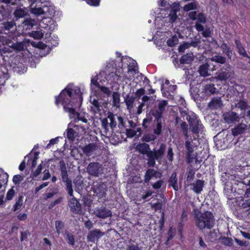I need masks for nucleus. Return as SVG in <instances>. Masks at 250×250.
Returning <instances> with one entry per match:
<instances>
[{"instance_id": "obj_1", "label": "nucleus", "mask_w": 250, "mask_h": 250, "mask_svg": "<svg viewBox=\"0 0 250 250\" xmlns=\"http://www.w3.org/2000/svg\"><path fill=\"white\" fill-rule=\"evenodd\" d=\"M73 97L72 91L65 88L61 92L59 96L56 97L55 103L56 104H58L60 101L63 105L64 110L69 113L70 118H74L75 122L77 121H81L84 123H86L87 122V119L83 114L76 112L73 107L72 102L70 101L73 98Z\"/></svg>"}, {"instance_id": "obj_2", "label": "nucleus", "mask_w": 250, "mask_h": 250, "mask_svg": "<svg viewBox=\"0 0 250 250\" xmlns=\"http://www.w3.org/2000/svg\"><path fill=\"white\" fill-rule=\"evenodd\" d=\"M166 145L162 144L159 149L151 150L149 145L145 143L138 144L135 147L136 150L140 153L146 155L147 157V164L150 167H154L156 160L158 161L161 160L166 151Z\"/></svg>"}, {"instance_id": "obj_3", "label": "nucleus", "mask_w": 250, "mask_h": 250, "mask_svg": "<svg viewBox=\"0 0 250 250\" xmlns=\"http://www.w3.org/2000/svg\"><path fill=\"white\" fill-rule=\"evenodd\" d=\"M195 222L196 226L201 230L210 229L215 224V219L210 211L198 212L195 213Z\"/></svg>"}, {"instance_id": "obj_4", "label": "nucleus", "mask_w": 250, "mask_h": 250, "mask_svg": "<svg viewBox=\"0 0 250 250\" xmlns=\"http://www.w3.org/2000/svg\"><path fill=\"white\" fill-rule=\"evenodd\" d=\"M169 105L168 101L165 100H158L155 103L151 113L154 118H162L164 114L167 112Z\"/></svg>"}, {"instance_id": "obj_5", "label": "nucleus", "mask_w": 250, "mask_h": 250, "mask_svg": "<svg viewBox=\"0 0 250 250\" xmlns=\"http://www.w3.org/2000/svg\"><path fill=\"white\" fill-rule=\"evenodd\" d=\"M234 73L231 66L229 64H227L216 73V76L214 78L220 81L225 82L228 79L232 78Z\"/></svg>"}, {"instance_id": "obj_6", "label": "nucleus", "mask_w": 250, "mask_h": 250, "mask_svg": "<svg viewBox=\"0 0 250 250\" xmlns=\"http://www.w3.org/2000/svg\"><path fill=\"white\" fill-rule=\"evenodd\" d=\"M34 3L31 2L30 5V11L31 13L38 17L40 15H44L46 17H49L52 15L53 8L46 5H43L42 7H39L37 5H34Z\"/></svg>"}, {"instance_id": "obj_7", "label": "nucleus", "mask_w": 250, "mask_h": 250, "mask_svg": "<svg viewBox=\"0 0 250 250\" xmlns=\"http://www.w3.org/2000/svg\"><path fill=\"white\" fill-rule=\"evenodd\" d=\"M86 172L91 176L99 177L103 173V166L98 162H91L86 167Z\"/></svg>"}, {"instance_id": "obj_8", "label": "nucleus", "mask_w": 250, "mask_h": 250, "mask_svg": "<svg viewBox=\"0 0 250 250\" xmlns=\"http://www.w3.org/2000/svg\"><path fill=\"white\" fill-rule=\"evenodd\" d=\"M68 201V207L70 211L75 214L81 215L83 213L82 206L79 201L73 195Z\"/></svg>"}, {"instance_id": "obj_9", "label": "nucleus", "mask_w": 250, "mask_h": 250, "mask_svg": "<svg viewBox=\"0 0 250 250\" xmlns=\"http://www.w3.org/2000/svg\"><path fill=\"white\" fill-rule=\"evenodd\" d=\"M189 129L195 135L193 136V139H196L198 137V134L202 129L203 125L195 116L189 122Z\"/></svg>"}, {"instance_id": "obj_10", "label": "nucleus", "mask_w": 250, "mask_h": 250, "mask_svg": "<svg viewBox=\"0 0 250 250\" xmlns=\"http://www.w3.org/2000/svg\"><path fill=\"white\" fill-rule=\"evenodd\" d=\"M116 118L118 121V127L122 128L124 127V120L122 117L113 114L112 112L108 113L107 119L109 121V125L110 128L113 130L117 126Z\"/></svg>"}, {"instance_id": "obj_11", "label": "nucleus", "mask_w": 250, "mask_h": 250, "mask_svg": "<svg viewBox=\"0 0 250 250\" xmlns=\"http://www.w3.org/2000/svg\"><path fill=\"white\" fill-rule=\"evenodd\" d=\"M93 213L96 217L101 219H105L111 217L112 215L111 210L105 207H100L95 208Z\"/></svg>"}, {"instance_id": "obj_12", "label": "nucleus", "mask_w": 250, "mask_h": 250, "mask_svg": "<svg viewBox=\"0 0 250 250\" xmlns=\"http://www.w3.org/2000/svg\"><path fill=\"white\" fill-rule=\"evenodd\" d=\"M222 116L225 122L228 124L238 122L240 120L239 115L233 111L226 112Z\"/></svg>"}, {"instance_id": "obj_13", "label": "nucleus", "mask_w": 250, "mask_h": 250, "mask_svg": "<svg viewBox=\"0 0 250 250\" xmlns=\"http://www.w3.org/2000/svg\"><path fill=\"white\" fill-rule=\"evenodd\" d=\"M104 233L99 229H94L89 231L87 235V241L88 242L95 243L103 236Z\"/></svg>"}, {"instance_id": "obj_14", "label": "nucleus", "mask_w": 250, "mask_h": 250, "mask_svg": "<svg viewBox=\"0 0 250 250\" xmlns=\"http://www.w3.org/2000/svg\"><path fill=\"white\" fill-rule=\"evenodd\" d=\"M0 29L5 33L14 31L16 28V24L14 20L7 21L0 23Z\"/></svg>"}, {"instance_id": "obj_15", "label": "nucleus", "mask_w": 250, "mask_h": 250, "mask_svg": "<svg viewBox=\"0 0 250 250\" xmlns=\"http://www.w3.org/2000/svg\"><path fill=\"white\" fill-rule=\"evenodd\" d=\"M248 129L247 125L244 123H240L235 125L231 129V133L234 136H237L239 135L244 134Z\"/></svg>"}, {"instance_id": "obj_16", "label": "nucleus", "mask_w": 250, "mask_h": 250, "mask_svg": "<svg viewBox=\"0 0 250 250\" xmlns=\"http://www.w3.org/2000/svg\"><path fill=\"white\" fill-rule=\"evenodd\" d=\"M223 106V102L221 97H216L213 98L208 103V106L211 110H216Z\"/></svg>"}, {"instance_id": "obj_17", "label": "nucleus", "mask_w": 250, "mask_h": 250, "mask_svg": "<svg viewBox=\"0 0 250 250\" xmlns=\"http://www.w3.org/2000/svg\"><path fill=\"white\" fill-rule=\"evenodd\" d=\"M202 92L204 93L205 95L210 96L211 95L217 94L219 91L215 87L213 83H209L205 84L203 86Z\"/></svg>"}, {"instance_id": "obj_18", "label": "nucleus", "mask_w": 250, "mask_h": 250, "mask_svg": "<svg viewBox=\"0 0 250 250\" xmlns=\"http://www.w3.org/2000/svg\"><path fill=\"white\" fill-rule=\"evenodd\" d=\"M205 186V181L197 179L194 183L190 184L191 189L196 194H200L203 189Z\"/></svg>"}, {"instance_id": "obj_19", "label": "nucleus", "mask_w": 250, "mask_h": 250, "mask_svg": "<svg viewBox=\"0 0 250 250\" xmlns=\"http://www.w3.org/2000/svg\"><path fill=\"white\" fill-rule=\"evenodd\" d=\"M98 147L96 143H92L83 146L82 149L87 156H90L92 153L98 149Z\"/></svg>"}, {"instance_id": "obj_20", "label": "nucleus", "mask_w": 250, "mask_h": 250, "mask_svg": "<svg viewBox=\"0 0 250 250\" xmlns=\"http://www.w3.org/2000/svg\"><path fill=\"white\" fill-rule=\"evenodd\" d=\"M161 173L154 169H148L145 173L144 181L146 183L148 182L151 178H160Z\"/></svg>"}, {"instance_id": "obj_21", "label": "nucleus", "mask_w": 250, "mask_h": 250, "mask_svg": "<svg viewBox=\"0 0 250 250\" xmlns=\"http://www.w3.org/2000/svg\"><path fill=\"white\" fill-rule=\"evenodd\" d=\"M209 64L207 62L201 65L198 69V72L200 75L203 77H206L211 75L209 69Z\"/></svg>"}, {"instance_id": "obj_22", "label": "nucleus", "mask_w": 250, "mask_h": 250, "mask_svg": "<svg viewBox=\"0 0 250 250\" xmlns=\"http://www.w3.org/2000/svg\"><path fill=\"white\" fill-rule=\"evenodd\" d=\"M106 191V186L104 184L98 183L94 186V192L99 197H103Z\"/></svg>"}, {"instance_id": "obj_23", "label": "nucleus", "mask_w": 250, "mask_h": 250, "mask_svg": "<svg viewBox=\"0 0 250 250\" xmlns=\"http://www.w3.org/2000/svg\"><path fill=\"white\" fill-rule=\"evenodd\" d=\"M60 166L61 175L62 181L63 182H67V181L70 180L71 179L68 177L65 164L63 161H61L60 162Z\"/></svg>"}, {"instance_id": "obj_24", "label": "nucleus", "mask_w": 250, "mask_h": 250, "mask_svg": "<svg viewBox=\"0 0 250 250\" xmlns=\"http://www.w3.org/2000/svg\"><path fill=\"white\" fill-rule=\"evenodd\" d=\"M73 183L75 186V191L79 193L81 189L82 188L83 184L82 176L81 175H78L73 180Z\"/></svg>"}, {"instance_id": "obj_25", "label": "nucleus", "mask_w": 250, "mask_h": 250, "mask_svg": "<svg viewBox=\"0 0 250 250\" xmlns=\"http://www.w3.org/2000/svg\"><path fill=\"white\" fill-rule=\"evenodd\" d=\"M106 72V79L112 82H116L120 80L121 76L118 75L116 72L112 71L109 72L107 69L105 71Z\"/></svg>"}, {"instance_id": "obj_26", "label": "nucleus", "mask_w": 250, "mask_h": 250, "mask_svg": "<svg viewBox=\"0 0 250 250\" xmlns=\"http://www.w3.org/2000/svg\"><path fill=\"white\" fill-rule=\"evenodd\" d=\"M176 176V172H173L169 178L168 182L169 187H172L175 190L177 191L178 190V185Z\"/></svg>"}, {"instance_id": "obj_27", "label": "nucleus", "mask_w": 250, "mask_h": 250, "mask_svg": "<svg viewBox=\"0 0 250 250\" xmlns=\"http://www.w3.org/2000/svg\"><path fill=\"white\" fill-rule=\"evenodd\" d=\"M222 52L226 55L229 59L231 60L233 53V50L229 47L226 43L223 42L220 46Z\"/></svg>"}, {"instance_id": "obj_28", "label": "nucleus", "mask_w": 250, "mask_h": 250, "mask_svg": "<svg viewBox=\"0 0 250 250\" xmlns=\"http://www.w3.org/2000/svg\"><path fill=\"white\" fill-rule=\"evenodd\" d=\"M164 120L162 118H154V122L156 123V125L153 129V133L157 135L161 134L162 128V123Z\"/></svg>"}, {"instance_id": "obj_29", "label": "nucleus", "mask_w": 250, "mask_h": 250, "mask_svg": "<svg viewBox=\"0 0 250 250\" xmlns=\"http://www.w3.org/2000/svg\"><path fill=\"white\" fill-rule=\"evenodd\" d=\"M235 43L239 54L244 57H249V55L247 54L246 50L241 42L236 39L235 40Z\"/></svg>"}, {"instance_id": "obj_30", "label": "nucleus", "mask_w": 250, "mask_h": 250, "mask_svg": "<svg viewBox=\"0 0 250 250\" xmlns=\"http://www.w3.org/2000/svg\"><path fill=\"white\" fill-rule=\"evenodd\" d=\"M198 3L196 0L188 2L186 4L183 8V10L188 12L191 10H196L198 9Z\"/></svg>"}, {"instance_id": "obj_31", "label": "nucleus", "mask_w": 250, "mask_h": 250, "mask_svg": "<svg viewBox=\"0 0 250 250\" xmlns=\"http://www.w3.org/2000/svg\"><path fill=\"white\" fill-rule=\"evenodd\" d=\"M90 102L92 104V110L95 113H97L100 111V107H101V104L102 102H99V101L94 98L91 97Z\"/></svg>"}, {"instance_id": "obj_32", "label": "nucleus", "mask_w": 250, "mask_h": 250, "mask_svg": "<svg viewBox=\"0 0 250 250\" xmlns=\"http://www.w3.org/2000/svg\"><path fill=\"white\" fill-rule=\"evenodd\" d=\"M231 107L233 108H238L240 109L241 110H245L248 108V105L246 101L243 100H239L236 101V102L232 105Z\"/></svg>"}, {"instance_id": "obj_33", "label": "nucleus", "mask_w": 250, "mask_h": 250, "mask_svg": "<svg viewBox=\"0 0 250 250\" xmlns=\"http://www.w3.org/2000/svg\"><path fill=\"white\" fill-rule=\"evenodd\" d=\"M179 112L181 116L183 118L184 120H187L188 122L191 121L196 115L194 114L189 115L188 111L187 109H184L181 108H179Z\"/></svg>"}, {"instance_id": "obj_34", "label": "nucleus", "mask_w": 250, "mask_h": 250, "mask_svg": "<svg viewBox=\"0 0 250 250\" xmlns=\"http://www.w3.org/2000/svg\"><path fill=\"white\" fill-rule=\"evenodd\" d=\"M188 140L185 143V146L188 150L187 154L189 158L191 157V154L193 152V148L191 145L192 140H193L191 137L190 136L187 139Z\"/></svg>"}, {"instance_id": "obj_35", "label": "nucleus", "mask_w": 250, "mask_h": 250, "mask_svg": "<svg viewBox=\"0 0 250 250\" xmlns=\"http://www.w3.org/2000/svg\"><path fill=\"white\" fill-rule=\"evenodd\" d=\"M193 60V55L192 53H188L183 55L180 59L181 63L189 64Z\"/></svg>"}, {"instance_id": "obj_36", "label": "nucleus", "mask_w": 250, "mask_h": 250, "mask_svg": "<svg viewBox=\"0 0 250 250\" xmlns=\"http://www.w3.org/2000/svg\"><path fill=\"white\" fill-rule=\"evenodd\" d=\"M112 105L113 106L119 107L120 104V94L114 92L112 94Z\"/></svg>"}, {"instance_id": "obj_37", "label": "nucleus", "mask_w": 250, "mask_h": 250, "mask_svg": "<svg viewBox=\"0 0 250 250\" xmlns=\"http://www.w3.org/2000/svg\"><path fill=\"white\" fill-rule=\"evenodd\" d=\"M135 101V98L132 96L127 95L125 99V103L127 108L128 110H131L133 106V103Z\"/></svg>"}, {"instance_id": "obj_38", "label": "nucleus", "mask_w": 250, "mask_h": 250, "mask_svg": "<svg viewBox=\"0 0 250 250\" xmlns=\"http://www.w3.org/2000/svg\"><path fill=\"white\" fill-rule=\"evenodd\" d=\"M27 11L22 8H17L14 13V15L16 18H22L27 15Z\"/></svg>"}, {"instance_id": "obj_39", "label": "nucleus", "mask_w": 250, "mask_h": 250, "mask_svg": "<svg viewBox=\"0 0 250 250\" xmlns=\"http://www.w3.org/2000/svg\"><path fill=\"white\" fill-rule=\"evenodd\" d=\"M210 60L218 63L225 64L226 62V58L221 55H215L211 58Z\"/></svg>"}, {"instance_id": "obj_40", "label": "nucleus", "mask_w": 250, "mask_h": 250, "mask_svg": "<svg viewBox=\"0 0 250 250\" xmlns=\"http://www.w3.org/2000/svg\"><path fill=\"white\" fill-rule=\"evenodd\" d=\"M23 196L22 195H20L16 200L15 205L13 206V210L14 211L21 208L23 204Z\"/></svg>"}, {"instance_id": "obj_41", "label": "nucleus", "mask_w": 250, "mask_h": 250, "mask_svg": "<svg viewBox=\"0 0 250 250\" xmlns=\"http://www.w3.org/2000/svg\"><path fill=\"white\" fill-rule=\"evenodd\" d=\"M219 240L222 244L227 246H232L233 245L232 239L229 237L221 236L219 238Z\"/></svg>"}, {"instance_id": "obj_42", "label": "nucleus", "mask_w": 250, "mask_h": 250, "mask_svg": "<svg viewBox=\"0 0 250 250\" xmlns=\"http://www.w3.org/2000/svg\"><path fill=\"white\" fill-rule=\"evenodd\" d=\"M65 184V190L67 191L68 194L70 196L73 195V189L72 188V183L71 179L64 182Z\"/></svg>"}, {"instance_id": "obj_43", "label": "nucleus", "mask_w": 250, "mask_h": 250, "mask_svg": "<svg viewBox=\"0 0 250 250\" xmlns=\"http://www.w3.org/2000/svg\"><path fill=\"white\" fill-rule=\"evenodd\" d=\"M76 132L71 128H68L66 130V137L71 141H73L75 138Z\"/></svg>"}, {"instance_id": "obj_44", "label": "nucleus", "mask_w": 250, "mask_h": 250, "mask_svg": "<svg viewBox=\"0 0 250 250\" xmlns=\"http://www.w3.org/2000/svg\"><path fill=\"white\" fill-rule=\"evenodd\" d=\"M179 42L178 38L176 35H174L169 38L167 41V44L169 46H174L178 44Z\"/></svg>"}, {"instance_id": "obj_45", "label": "nucleus", "mask_w": 250, "mask_h": 250, "mask_svg": "<svg viewBox=\"0 0 250 250\" xmlns=\"http://www.w3.org/2000/svg\"><path fill=\"white\" fill-rule=\"evenodd\" d=\"M181 128L183 134L187 139H188L190 136L188 134V125L185 122H182L180 124Z\"/></svg>"}, {"instance_id": "obj_46", "label": "nucleus", "mask_w": 250, "mask_h": 250, "mask_svg": "<svg viewBox=\"0 0 250 250\" xmlns=\"http://www.w3.org/2000/svg\"><path fill=\"white\" fill-rule=\"evenodd\" d=\"M156 139V137L155 135L151 134H146L143 136L142 140L143 142H149L155 140Z\"/></svg>"}, {"instance_id": "obj_47", "label": "nucleus", "mask_w": 250, "mask_h": 250, "mask_svg": "<svg viewBox=\"0 0 250 250\" xmlns=\"http://www.w3.org/2000/svg\"><path fill=\"white\" fill-rule=\"evenodd\" d=\"M64 227V223L61 221H55V228L56 231L58 235H59L61 231Z\"/></svg>"}, {"instance_id": "obj_48", "label": "nucleus", "mask_w": 250, "mask_h": 250, "mask_svg": "<svg viewBox=\"0 0 250 250\" xmlns=\"http://www.w3.org/2000/svg\"><path fill=\"white\" fill-rule=\"evenodd\" d=\"M64 235L66 236V240L68 243L72 246L74 245V238L72 233H69L68 231H66L64 234Z\"/></svg>"}, {"instance_id": "obj_49", "label": "nucleus", "mask_w": 250, "mask_h": 250, "mask_svg": "<svg viewBox=\"0 0 250 250\" xmlns=\"http://www.w3.org/2000/svg\"><path fill=\"white\" fill-rule=\"evenodd\" d=\"M169 22L173 23L177 19V15L175 11H170V12L167 16Z\"/></svg>"}, {"instance_id": "obj_50", "label": "nucleus", "mask_w": 250, "mask_h": 250, "mask_svg": "<svg viewBox=\"0 0 250 250\" xmlns=\"http://www.w3.org/2000/svg\"><path fill=\"white\" fill-rule=\"evenodd\" d=\"M197 22L200 23H205L207 22V18L206 16L202 13H200L197 15Z\"/></svg>"}, {"instance_id": "obj_51", "label": "nucleus", "mask_w": 250, "mask_h": 250, "mask_svg": "<svg viewBox=\"0 0 250 250\" xmlns=\"http://www.w3.org/2000/svg\"><path fill=\"white\" fill-rule=\"evenodd\" d=\"M2 178V179H0V189L2 187L3 185L6 184L8 180V175L6 173H3L0 178Z\"/></svg>"}, {"instance_id": "obj_52", "label": "nucleus", "mask_w": 250, "mask_h": 250, "mask_svg": "<svg viewBox=\"0 0 250 250\" xmlns=\"http://www.w3.org/2000/svg\"><path fill=\"white\" fill-rule=\"evenodd\" d=\"M99 88L103 93L106 94L107 96H110L111 94V90L107 87L100 85Z\"/></svg>"}, {"instance_id": "obj_53", "label": "nucleus", "mask_w": 250, "mask_h": 250, "mask_svg": "<svg viewBox=\"0 0 250 250\" xmlns=\"http://www.w3.org/2000/svg\"><path fill=\"white\" fill-rule=\"evenodd\" d=\"M32 36L36 39H41L43 37V33L40 31H36L32 32Z\"/></svg>"}, {"instance_id": "obj_54", "label": "nucleus", "mask_w": 250, "mask_h": 250, "mask_svg": "<svg viewBox=\"0 0 250 250\" xmlns=\"http://www.w3.org/2000/svg\"><path fill=\"white\" fill-rule=\"evenodd\" d=\"M201 43V40L200 38H195L193 41L190 42H188L189 47L192 46L193 47H196Z\"/></svg>"}, {"instance_id": "obj_55", "label": "nucleus", "mask_w": 250, "mask_h": 250, "mask_svg": "<svg viewBox=\"0 0 250 250\" xmlns=\"http://www.w3.org/2000/svg\"><path fill=\"white\" fill-rule=\"evenodd\" d=\"M173 152L172 150V148L171 147H168L167 152V157L168 159V160L172 162L173 160Z\"/></svg>"}, {"instance_id": "obj_56", "label": "nucleus", "mask_w": 250, "mask_h": 250, "mask_svg": "<svg viewBox=\"0 0 250 250\" xmlns=\"http://www.w3.org/2000/svg\"><path fill=\"white\" fill-rule=\"evenodd\" d=\"M22 180L23 177L20 175H15L13 178V182L15 185L19 184Z\"/></svg>"}, {"instance_id": "obj_57", "label": "nucleus", "mask_w": 250, "mask_h": 250, "mask_svg": "<svg viewBox=\"0 0 250 250\" xmlns=\"http://www.w3.org/2000/svg\"><path fill=\"white\" fill-rule=\"evenodd\" d=\"M189 47L188 42H184L179 46L178 51L179 52H184L186 49Z\"/></svg>"}, {"instance_id": "obj_58", "label": "nucleus", "mask_w": 250, "mask_h": 250, "mask_svg": "<svg viewBox=\"0 0 250 250\" xmlns=\"http://www.w3.org/2000/svg\"><path fill=\"white\" fill-rule=\"evenodd\" d=\"M15 192L13 189V187L8 190L6 194V199L8 200H11L13 198L15 195Z\"/></svg>"}, {"instance_id": "obj_59", "label": "nucleus", "mask_w": 250, "mask_h": 250, "mask_svg": "<svg viewBox=\"0 0 250 250\" xmlns=\"http://www.w3.org/2000/svg\"><path fill=\"white\" fill-rule=\"evenodd\" d=\"M24 44L22 42H17L15 43V50L22 51L24 49Z\"/></svg>"}, {"instance_id": "obj_60", "label": "nucleus", "mask_w": 250, "mask_h": 250, "mask_svg": "<svg viewBox=\"0 0 250 250\" xmlns=\"http://www.w3.org/2000/svg\"><path fill=\"white\" fill-rule=\"evenodd\" d=\"M194 174H195V172L193 171V170L190 169V170H189V171L188 172V173L187 174V181L190 182V181H192L194 177Z\"/></svg>"}, {"instance_id": "obj_61", "label": "nucleus", "mask_w": 250, "mask_h": 250, "mask_svg": "<svg viewBox=\"0 0 250 250\" xmlns=\"http://www.w3.org/2000/svg\"><path fill=\"white\" fill-rule=\"evenodd\" d=\"M62 197H60L59 198H58L57 199H56V200L54 201L50 204V205L49 206V209L53 208H54V207L56 205L60 204L62 201Z\"/></svg>"}, {"instance_id": "obj_62", "label": "nucleus", "mask_w": 250, "mask_h": 250, "mask_svg": "<svg viewBox=\"0 0 250 250\" xmlns=\"http://www.w3.org/2000/svg\"><path fill=\"white\" fill-rule=\"evenodd\" d=\"M164 183V182L162 180H158L156 183H155L153 185H152V187L155 189H158L161 188L163 184Z\"/></svg>"}, {"instance_id": "obj_63", "label": "nucleus", "mask_w": 250, "mask_h": 250, "mask_svg": "<svg viewBox=\"0 0 250 250\" xmlns=\"http://www.w3.org/2000/svg\"><path fill=\"white\" fill-rule=\"evenodd\" d=\"M25 25L27 26H30L31 27L35 25L36 23V21L35 20L33 19H27L24 21V22Z\"/></svg>"}, {"instance_id": "obj_64", "label": "nucleus", "mask_w": 250, "mask_h": 250, "mask_svg": "<svg viewBox=\"0 0 250 250\" xmlns=\"http://www.w3.org/2000/svg\"><path fill=\"white\" fill-rule=\"evenodd\" d=\"M126 250H141L138 245L130 244L127 246Z\"/></svg>"}]
</instances>
